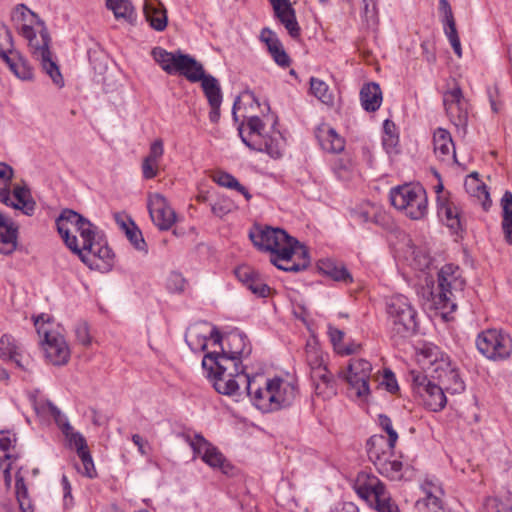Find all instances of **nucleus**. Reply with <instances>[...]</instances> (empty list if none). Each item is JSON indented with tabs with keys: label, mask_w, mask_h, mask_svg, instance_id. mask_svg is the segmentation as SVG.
<instances>
[{
	"label": "nucleus",
	"mask_w": 512,
	"mask_h": 512,
	"mask_svg": "<svg viewBox=\"0 0 512 512\" xmlns=\"http://www.w3.org/2000/svg\"><path fill=\"white\" fill-rule=\"evenodd\" d=\"M77 455L79 456L83 464L84 471L82 472V474L89 478H94L96 476V470L89 449L87 448L83 451H79Z\"/></svg>",
	"instance_id": "obj_62"
},
{
	"label": "nucleus",
	"mask_w": 512,
	"mask_h": 512,
	"mask_svg": "<svg viewBox=\"0 0 512 512\" xmlns=\"http://www.w3.org/2000/svg\"><path fill=\"white\" fill-rule=\"evenodd\" d=\"M18 227L0 212V253L8 255L17 247Z\"/></svg>",
	"instance_id": "obj_24"
},
{
	"label": "nucleus",
	"mask_w": 512,
	"mask_h": 512,
	"mask_svg": "<svg viewBox=\"0 0 512 512\" xmlns=\"http://www.w3.org/2000/svg\"><path fill=\"white\" fill-rule=\"evenodd\" d=\"M30 34L22 37L27 40L34 59L40 61L41 64H56L50 50L51 37L47 28L44 25L40 26L38 34L35 29H32Z\"/></svg>",
	"instance_id": "obj_18"
},
{
	"label": "nucleus",
	"mask_w": 512,
	"mask_h": 512,
	"mask_svg": "<svg viewBox=\"0 0 512 512\" xmlns=\"http://www.w3.org/2000/svg\"><path fill=\"white\" fill-rule=\"evenodd\" d=\"M422 354L430 364L431 378L445 388L446 392L460 394L465 390L459 369L447 354L436 346L424 348Z\"/></svg>",
	"instance_id": "obj_4"
},
{
	"label": "nucleus",
	"mask_w": 512,
	"mask_h": 512,
	"mask_svg": "<svg viewBox=\"0 0 512 512\" xmlns=\"http://www.w3.org/2000/svg\"><path fill=\"white\" fill-rule=\"evenodd\" d=\"M147 207L153 223L160 230H169L176 221L174 210L168 205L166 198L159 194H150Z\"/></svg>",
	"instance_id": "obj_17"
},
{
	"label": "nucleus",
	"mask_w": 512,
	"mask_h": 512,
	"mask_svg": "<svg viewBox=\"0 0 512 512\" xmlns=\"http://www.w3.org/2000/svg\"><path fill=\"white\" fill-rule=\"evenodd\" d=\"M439 12L441 14V20L445 28L456 27V22L452 12V8L448 0H439Z\"/></svg>",
	"instance_id": "obj_59"
},
{
	"label": "nucleus",
	"mask_w": 512,
	"mask_h": 512,
	"mask_svg": "<svg viewBox=\"0 0 512 512\" xmlns=\"http://www.w3.org/2000/svg\"><path fill=\"white\" fill-rule=\"evenodd\" d=\"M247 288L255 295L259 297H268L271 291V288L263 281L259 273L256 277L251 281Z\"/></svg>",
	"instance_id": "obj_61"
},
{
	"label": "nucleus",
	"mask_w": 512,
	"mask_h": 512,
	"mask_svg": "<svg viewBox=\"0 0 512 512\" xmlns=\"http://www.w3.org/2000/svg\"><path fill=\"white\" fill-rule=\"evenodd\" d=\"M212 178L215 183L228 189L235 190L239 186V181L232 174L225 171H216Z\"/></svg>",
	"instance_id": "obj_60"
},
{
	"label": "nucleus",
	"mask_w": 512,
	"mask_h": 512,
	"mask_svg": "<svg viewBox=\"0 0 512 512\" xmlns=\"http://www.w3.org/2000/svg\"><path fill=\"white\" fill-rule=\"evenodd\" d=\"M106 6L113 11L117 20L132 23L135 20V10L129 0H106Z\"/></svg>",
	"instance_id": "obj_43"
},
{
	"label": "nucleus",
	"mask_w": 512,
	"mask_h": 512,
	"mask_svg": "<svg viewBox=\"0 0 512 512\" xmlns=\"http://www.w3.org/2000/svg\"><path fill=\"white\" fill-rule=\"evenodd\" d=\"M384 136L383 146L387 151L393 149L398 143V136L395 134V124L390 120H385L383 124Z\"/></svg>",
	"instance_id": "obj_57"
},
{
	"label": "nucleus",
	"mask_w": 512,
	"mask_h": 512,
	"mask_svg": "<svg viewBox=\"0 0 512 512\" xmlns=\"http://www.w3.org/2000/svg\"><path fill=\"white\" fill-rule=\"evenodd\" d=\"M83 220L84 217L79 213L71 209H64L56 219V227L66 246L78 255L83 263H88L87 256L80 250L77 237L70 234V227L75 229Z\"/></svg>",
	"instance_id": "obj_16"
},
{
	"label": "nucleus",
	"mask_w": 512,
	"mask_h": 512,
	"mask_svg": "<svg viewBox=\"0 0 512 512\" xmlns=\"http://www.w3.org/2000/svg\"><path fill=\"white\" fill-rule=\"evenodd\" d=\"M14 175L13 168L3 162H0V201L9 205L11 182Z\"/></svg>",
	"instance_id": "obj_49"
},
{
	"label": "nucleus",
	"mask_w": 512,
	"mask_h": 512,
	"mask_svg": "<svg viewBox=\"0 0 512 512\" xmlns=\"http://www.w3.org/2000/svg\"><path fill=\"white\" fill-rule=\"evenodd\" d=\"M185 441L192 448L194 456H199L211 468H218L224 474H229L232 470L231 464L217 447L208 442L201 434L194 437L184 435Z\"/></svg>",
	"instance_id": "obj_12"
},
{
	"label": "nucleus",
	"mask_w": 512,
	"mask_h": 512,
	"mask_svg": "<svg viewBox=\"0 0 512 512\" xmlns=\"http://www.w3.org/2000/svg\"><path fill=\"white\" fill-rule=\"evenodd\" d=\"M379 425L380 427L387 433L388 437L386 438L390 441L391 446H395L398 440V434L394 430L391 419L384 414L379 415Z\"/></svg>",
	"instance_id": "obj_63"
},
{
	"label": "nucleus",
	"mask_w": 512,
	"mask_h": 512,
	"mask_svg": "<svg viewBox=\"0 0 512 512\" xmlns=\"http://www.w3.org/2000/svg\"><path fill=\"white\" fill-rule=\"evenodd\" d=\"M371 372L372 365L366 359L352 358L350 360L345 379L356 397L366 398L370 394L369 379Z\"/></svg>",
	"instance_id": "obj_15"
},
{
	"label": "nucleus",
	"mask_w": 512,
	"mask_h": 512,
	"mask_svg": "<svg viewBox=\"0 0 512 512\" xmlns=\"http://www.w3.org/2000/svg\"><path fill=\"white\" fill-rule=\"evenodd\" d=\"M311 379L316 395L323 399H330L337 394V385L333 374L321 363L312 367Z\"/></svg>",
	"instance_id": "obj_21"
},
{
	"label": "nucleus",
	"mask_w": 512,
	"mask_h": 512,
	"mask_svg": "<svg viewBox=\"0 0 512 512\" xmlns=\"http://www.w3.org/2000/svg\"><path fill=\"white\" fill-rule=\"evenodd\" d=\"M354 490L378 512H399L398 505L391 499L385 485L372 474L358 473Z\"/></svg>",
	"instance_id": "obj_7"
},
{
	"label": "nucleus",
	"mask_w": 512,
	"mask_h": 512,
	"mask_svg": "<svg viewBox=\"0 0 512 512\" xmlns=\"http://www.w3.org/2000/svg\"><path fill=\"white\" fill-rule=\"evenodd\" d=\"M49 410L55 423L64 435L67 446L71 449H75L77 453L87 449L88 445L86 439L80 432L74 430L67 417L52 403L49 404Z\"/></svg>",
	"instance_id": "obj_19"
},
{
	"label": "nucleus",
	"mask_w": 512,
	"mask_h": 512,
	"mask_svg": "<svg viewBox=\"0 0 512 512\" xmlns=\"http://www.w3.org/2000/svg\"><path fill=\"white\" fill-rule=\"evenodd\" d=\"M187 285V280L177 271H171L166 279V288L170 293L181 294Z\"/></svg>",
	"instance_id": "obj_55"
},
{
	"label": "nucleus",
	"mask_w": 512,
	"mask_h": 512,
	"mask_svg": "<svg viewBox=\"0 0 512 512\" xmlns=\"http://www.w3.org/2000/svg\"><path fill=\"white\" fill-rule=\"evenodd\" d=\"M15 492L21 512H33V506L28 497V488L22 475V468L15 473Z\"/></svg>",
	"instance_id": "obj_46"
},
{
	"label": "nucleus",
	"mask_w": 512,
	"mask_h": 512,
	"mask_svg": "<svg viewBox=\"0 0 512 512\" xmlns=\"http://www.w3.org/2000/svg\"><path fill=\"white\" fill-rule=\"evenodd\" d=\"M249 238L254 246L259 250L270 252L271 256H275L282 248L296 240L281 228L260 225H256L250 230Z\"/></svg>",
	"instance_id": "obj_11"
},
{
	"label": "nucleus",
	"mask_w": 512,
	"mask_h": 512,
	"mask_svg": "<svg viewBox=\"0 0 512 512\" xmlns=\"http://www.w3.org/2000/svg\"><path fill=\"white\" fill-rule=\"evenodd\" d=\"M151 55L157 64H199L194 57L183 53L180 49L168 52L162 47H155Z\"/></svg>",
	"instance_id": "obj_32"
},
{
	"label": "nucleus",
	"mask_w": 512,
	"mask_h": 512,
	"mask_svg": "<svg viewBox=\"0 0 512 512\" xmlns=\"http://www.w3.org/2000/svg\"><path fill=\"white\" fill-rule=\"evenodd\" d=\"M466 191L473 197H477L481 202L484 210H488L491 206L490 195L487 186L476 177L466 179Z\"/></svg>",
	"instance_id": "obj_44"
},
{
	"label": "nucleus",
	"mask_w": 512,
	"mask_h": 512,
	"mask_svg": "<svg viewBox=\"0 0 512 512\" xmlns=\"http://www.w3.org/2000/svg\"><path fill=\"white\" fill-rule=\"evenodd\" d=\"M238 130L243 143L249 147L250 141H257L263 135L264 123L258 116H250L247 118L246 125L242 123Z\"/></svg>",
	"instance_id": "obj_39"
},
{
	"label": "nucleus",
	"mask_w": 512,
	"mask_h": 512,
	"mask_svg": "<svg viewBox=\"0 0 512 512\" xmlns=\"http://www.w3.org/2000/svg\"><path fill=\"white\" fill-rule=\"evenodd\" d=\"M11 21L21 36L31 35V30L35 29V25H44V22L38 17V15L24 4H18L12 10Z\"/></svg>",
	"instance_id": "obj_22"
},
{
	"label": "nucleus",
	"mask_w": 512,
	"mask_h": 512,
	"mask_svg": "<svg viewBox=\"0 0 512 512\" xmlns=\"http://www.w3.org/2000/svg\"><path fill=\"white\" fill-rule=\"evenodd\" d=\"M282 136L279 132L272 135H261L257 141H250L251 150L265 152L272 158H280L282 155Z\"/></svg>",
	"instance_id": "obj_28"
},
{
	"label": "nucleus",
	"mask_w": 512,
	"mask_h": 512,
	"mask_svg": "<svg viewBox=\"0 0 512 512\" xmlns=\"http://www.w3.org/2000/svg\"><path fill=\"white\" fill-rule=\"evenodd\" d=\"M443 104L445 109L452 105L465 104V99L461 87L456 82L455 78H450L447 81V89L443 94Z\"/></svg>",
	"instance_id": "obj_50"
},
{
	"label": "nucleus",
	"mask_w": 512,
	"mask_h": 512,
	"mask_svg": "<svg viewBox=\"0 0 512 512\" xmlns=\"http://www.w3.org/2000/svg\"><path fill=\"white\" fill-rule=\"evenodd\" d=\"M197 328V326L193 327L189 335H186V342L194 352L206 350L208 339L213 340L214 345L220 346L223 353L231 355L232 359L241 362L249 357L252 352V346L247 336L237 329L223 336L216 326H212L207 336L197 333Z\"/></svg>",
	"instance_id": "obj_2"
},
{
	"label": "nucleus",
	"mask_w": 512,
	"mask_h": 512,
	"mask_svg": "<svg viewBox=\"0 0 512 512\" xmlns=\"http://www.w3.org/2000/svg\"><path fill=\"white\" fill-rule=\"evenodd\" d=\"M445 388H443L438 382H432L419 397L421 398L423 405L433 412L441 411L447 403L445 396Z\"/></svg>",
	"instance_id": "obj_31"
},
{
	"label": "nucleus",
	"mask_w": 512,
	"mask_h": 512,
	"mask_svg": "<svg viewBox=\"0 0 512 512\" xmlns=\"http://www.w3.org/2000/svg\"><path fill=\"white\" fill-rule=\"evenodd\" d=\"M450 121L456 127H465L468 120L467 103L452 105L445 109Z\"/></svg>",
	"instance_id": "obj_53"
},
{
	"label": "nucleus",
	"mask_w": 512,
	"mask_h": 512,
	"mask_svg": "<svg viewBox=\"0 0 512 512\" xmlns=\"http://www.w3.org/2000/svg\"><path fill=\"white\" fill-rule=\"evenodd\" d=\"M0 57L9 65L25 64L21 54L13 48L11 32L4 24H2V32H0Z\"/></svg>",
	"instance_id": "obj_33"
},
{
	"label": "nucleus",
	"mask_w": 512,
	"mask_h": 512,
	"mask_svg": "<svg viewBox=\"0 0 512 512\" xmlns=\"http://www.w3.org/2000/svg\"><path fill=\"white\" fill-rule=\"evenodd\" d=\"M202 368L206 372L207 377H211L212 374H226L228 376H240L242 375L247 383L248 374L245 373V366L241 361L232 359L231 355H227L220 352L213 351L205 354L202 360Z\"/></svg>",
	"instance_id": "obj_13"
},
{
	"label": "nucleus",
	"mask_w": 512,
	"mask_h": 512,
	"mask_svg": "<svg viewBox=\"0 0 512 512\" xmlns=\"http://www.w3.org/2000/svg\"><path fill=\"white\" fill-rule=\"evenodd\" d=\"M391 204L412 220L423 219L428 213L426 190L420 184H404L391 189Z\"/></svg>",
	"instance_id": "obj_6"
},
{
	"label": "nucleus",
	"mask_w": 512,
	"mask_h": 512,
	"mask_svg": "<svg viewBox=\"0 0 512 512\" xmlns=\"http://www.w3.org/2000/svg\"><path fill=\"white\" fill-rule=\"evenodd\" d=\"M274 14L281 24L285 27L288 34L293 39L301 36V28L296 19L295 9L289 0H270Z\"/></svg>",
	"instance_id": "obj_20"
},
{
	"label": "nucleus",
	"mask_w": 512,
	"mask_h": 512,
	"mask_svg": "<svg viewBox=\"0 0 512 512\" xmlns=\"http://www.w3.org/2000/svg\"><path fill=\"white\" fill-rule=\"evenodd\" d=\"M261 40L267 45L276 64H287L288 55L283 49L277 35L269 28H263L260 33Z\"/></svg>",
	"instance_id": "obj_35"
},
{
	"label": "nucleus",
	"mask_w": 512,
	"mask_h": 512,
	"mask_svg": "<svg viewBox=\"0 0 512 512\" xmlns=\"http://www.w3.org/2000/svg\"><path fill=\"white\" fill-rule=\"evenodd\" d=\"M10 207L20 210L24 215L32 216L36 210V202L32 198L30 189L26 186L15 185L10 191Z\"/></svg>",
	"instance_id": "obj_23"
},
{
	"label": "nucleus",
	"mask_w": 512,
	"mask_h": 512,
	"mask_svg": "<svg viewBox=\"0 0 512 512\" xmlns=\"http://www.w3.org/2000/svg\"><path fill=\"white\" fill-rule=\"evenodd\" d=\"M143 13L146 21L156 31H163L167 26V12L159 0H144Z\"/></svg>",
	"instance_id": "obj_26"
},
{
	"label": "nucleus",
	"mask_w": 512,
	"mask_h": 512,
	"mask_svg": "<svg viewBox=\"0 0 512 512\" xmlns=\"http://www.w3.org/2000/svg\"><path fill=\"white\" fill-rule=\"evenodd\" d=\"M34 325L49 362L58 366L66 364L70 358V349L64 337L51 330L49 318L41 314L35 318Z\"/></svg>",
	"instance_id": "obj_9"
},
{
	"label": "nucleus",
	"mask_w": 512,
	"mask_h": 512,
	"mask_svg": "<svg viewBox=\"0 0 512 512\" xmlns=\"http://www.w3.org/2000/svg\"><path fill=\"white\" fill-rule=\"evenodd\" d=\"M310 90H311V93L316 98H318L322 103H324V104L332 103V101H333L332 94L329 92V87L324 81H322L318 78L311 77Z\"/></svg>",
	"instance_id": "obj_52"
},
{
	"label": "nucleus",
	"mask_w": 512,
	"mask_h": 512,
	"mask_svg": "<svg viewBox=\"0 0 512 512\" xmlns=\"http://www.w3.org/2000/svg\"><path fill=\"white\" fill-rule=\"evenodd\" d=\"M129 223L132 226L125 232L128 240L138 251L147 252V244L142 236L141 231L132 220H129Z\"/></svg>",
	"instance_id": "obj_56"
},
{
	"label": "nucleus",
	"mask_w": 512,
	"mask_h": 512,
	"mask_svg": "<svg viewBox=\"0 0 512 512\" xmlns=\"http://www.w3.org/2000/svg\"><path fill=\"white\" fill-rule=\"evenodd\" d=\"M75 231L82 239L80 250L87 256L89 261L86 264L89 267H93L94 264L99 267V264L95 263L96 259L103 261L108 267L112 265L114 254L94 224L84 218Z\"/></svg>",
	"instance_id": "obj_8"
},
{
	"label": "nucleus",
	"mask_w": 512,
	"mask_h": 512,
	"mask_svg": "<svg viewBox=\"0 0 512 512\" xmlns=\"http://www.w3.org/2000/svg\"><path fill=\"white\" fill-rule=\"evenodd\" d=\"M255 385L254 379L247 376V393L254 405L263 412L290 407L298 395L297 385L280 377L267 379L264 387Z\"/></svg>",
	"instance_id": "obj_1"
},
{
	"label": "nucleus",
	"mask_w": 512,
	"mask_h": 512,
	"mask_svg": "<svg viewBox=\"0 0 512 512\" xmlns=\"http://www.w3.org/2000/svg\"><path fill=\"white\" fill-rule=\"evenodd\" d=\"M424 490L426 497L422 501H418L417 504H423L431 512H442L443 501L439 495L443 494L440 486L434 485L431 482H425Z\"/></svg>",
	"instance_id": "obj_41"
},
{
	"label": "nucleus",
	"mask_w": 512,
	"mask_h": 512,
	"mask_svg": "<svg viewBox=\"0 0 512 512\" xmlns=\"http://www.w3.org/2000/svg\"><path fill=\"white\" fill-rule=\"evenodd\" d=\"M502 207V230L505 241L512 245V192L505 191L501 199Z\"/></svg>",
	"instance_id": "obj_40"
},
{
	"label": "nucleus",
	"mask_w": 512,
	"mask_h": 512,
	"mask_svg": "<svg viewBox=\"0 0 512 512\" xmlns=\"http://www.w3.org/2000/svg\"><path fill=\"white\" fill-rule=\"evenodd\" d=\"M434 152L438 158L444 160L450 156L455 159V149L451 134L443 128H438L433 135Z\"/></svg>",
	"instance_id": "obj_37"
},
{
	"label": "nucleus",
	"mask_w": 512,
	"mask_h": 512,
	"mask_svg": "<svg viewBox=\"0 0 512 512\" xmlns=\"http://www.w3.org/2000/svg\"><path fill=\"white\" fill-rule=\"evenodd\" d=\"M476 347L488 359L504 360L512 353V338L502 330L487 329L478 334Z\"/></svg>",
	"instance_id": "obj_10"
},
{
	"label": "nucleus",
	"mask_w": 512,
	"mask_h": 512,
	"mask_svg": "<svg viewBox=\"0 0 512 512\" xmlns=\"http://www.w3.org/2000/svg\"><path fill=\"white\" fill-rule=\"evenodd\" d=\"M319 270L337 282L345 284L353 281L352 275L342 263H337L331 259L320 260L318 263Z\"/></svg>",
	"instance_id": "obj_36"
},
{
	"label": "nucleus",
	"mask_w": 512,
	"mask_h": 512,
	"mask_svg": "<svg viewBox=\"0 0 512 512\" xmlns=\"http://www.w3.org/2000/svg\"><path fill=\"white\" fill-rule=\"evenodd\" d=\"M258 272L249 266H240L235 270V275L246 287L252 283Z\"/></svg>",
	"instance_id": "obj_64"
},
{
	"label": "nucleus",
	"mask_w": 512,
	"mask_h": 512,
	"mask_svg": "<svg viewBox=\"0 0 512 512\" xmlns=\"http://www.w3.org/2000/svg\"><path fill=\"white\" fill-rule=\"evenodd\" d=\"M316 137L323 150L340 153L345 148V140L331 127L322 125L317 129Z\"/></svg>",
	"instance_id": "obj_30"
},
{
	"label": "nucleus",
	"mask_w": 512,
	"mask_h": 512,
	"mask_svg": "<svg viewBox=\"0 0 512 512\" xmlns=\"http://www.w3.org/2000/svg\"><path fill=\"white\" fill-rule=\"evenodd\" d=\"M351 218L358 224H375L384 226L387 224V215L374 204H366L351 211Z\"/></svg>",
	"instance_id": "obj_25"
},
{
	"label": "nucleus",
	"mask_w": 512,
	"mask_h": 512,
	"mask_svg": "<svg viewBox=\"0 0 512 512\" xmlns=\"http://www.w3.org/2000/svg\"><path fill=\"white\" fill-rule=\"evenodd\" d=\"M367 454L369 460L375 465L377 462L386 460L388 456H393L395 446L390 445V441L383 435H373L367 441Z\"/></svg>",
	"instance_id": "obj_29"
},
{
	"label": "nucleus",
	"mask_w": 512,
	"mask_h": 512,
	"mask_svg": "<svg viewBox=\"0 0 512 512\" xmlns=\"http://www.w3.org/2000/svg\"><path fill=\"white\" fill-rule=\"evenodd\" d=\"M466 285L462 270L454 264H445L438 272L437 291H431L436 309L454 311L456 294L461 293Z\"/></svg>",
	"instance_id": "obj_5"
},
{
	"label": "nucleus",
	"mask_w": 512,
	"mask_h": 512,
	"mask_svg": "<svg viewBox=\"0 0 512 512\" xmlns=\"http://www.w3.org/2000/svg\"><path fill=\"white\" fill-rule=\"evenodd\" d=\"M437 210L438 216L452 231L458 232L462 229L459 209L447 197H437Z\"/></svg>",
	"instance_id": "obj_27"
},
{
	"label": "nucleus",
	"mask_w": 512,
	"mask_h": 512,
	"mask_svg": "<svg viewBox=\"0 0 512 512\" xmlns=\"http://www.w3.org/2000/svg\"><path fill=\"white\" fill-rule=\"evenodd\" d=\"M270 261L278 269L286 272H299L310 264L307 249L297 240L282 248L275 256H271Z\"/></svg>",
	"instance_id": "obj_14"
},
{
	"label": "nucleus",
	"mask_w": 512,
	"mask_h": 512,
	"mask_svg": "<svg viewBox=\"0 0 512 512\" xmlns=\"http://www.w3.org/2000/svg\"><path fill=\"white\" fill-rule=\"evenodd\" d=\"M360 102L367 112L377 111L382 103V91L375 82L364 84L360 90Z\"/></svg>",
	"instance_id": "obj_34"
},
{
	"label": "nucleus",
	"mask_w": 512,
	"mask_h": 512,
	"mask_svg": "<svg viewBox=\"0 0 512 512\" xmlns=\"http://www.w3.org/2000/svg\"><path fill=\"white\" fill-rule=\"evenodd\" d=\"M363 4V17L368 26H375L378 24V8L377 0H362Z\"/></svg>",
	"instance_id": "obj_58"
},
{
	"label": "nucleus",
	"mask_w": 512,
	"mask_h": 512,
	"mask_svg": "<svg viewBox=\"0 0 512 512\" xmlns=\"http://www.w3.org/2000/svg\"><path fill=\"white\" fill-rule=\"evenodd\" d=\"M409 380L411 382L414 393L418 396L427 390V387L433 382L432 380L428 379L427 375L419 370H411L409 372Z\"/></svg>",
	"instance_id": "obj_54"
},
{
	"label": "nucleus",
	"mask_w": 512,
	"mask_h": 512,
	"mask_svg": "<svg viewBox=\"0 0 512 512\" xmlns=\"http://www.w3.org/2000/svg\"><path fill=\"white\" fill-rule=\"evenodd\" d=\"M386 313L388 332L396 343L417 332V312L406 296L397 294L387 298Z\"/></svg>",
	"instance_id": "obj_3"
},
{
	"label": "nucleus",
	"mask_w": 512,
	"mask_h": 512,
	"mask_svg": "<svg viewBox=\"0 0 512 512\" xmlns=\"http://www.w3.org/2000/svg\"><path fill=\"white\" fill-rule=\"evenodd\" d=\"M236 376H228L226 374H212L211 377H208L212 383L215 390L223 395L233 396L236 395L239 390L238 381L235 379Z\"/></svg>",
	"instance_id": "obj_42"
},
{
	"label": "nucleus",
	"mask_w": 512,
	"mask_h": 512,
	"mask_svg": "<svg viewBox=\"0 0 512 512\" xmlns=\"http://www.w3.org/2000/svg\"><path fill=\"white\" fill-rule=\"evenodd\" d=\"M16 436L9 431H0V462L5 460H16Z\"/></svg>",
	"instance_id": "obj_48"
},
{
	"label": "nucleus",
	"mask_w": 512,
	"mask_h": 512,
	"mask_svg": "<svg viewBox=\"0 0 512 512\" xmlns=\"http://www.w3.org/2000/svg\"><path fill=\"white\" fill-rule=\"evenodd\" d=\"M392 457L393 456H388L386 460L377 462L374 466L381 475L391 480H400L403 477V464L400 460L392 459Z\"/></svg>",
	"instance_id": "obj_45"
},
{
	"label": "nucleus",
	"mask_w": 512,
	"mask_h": 512,
	"mask_svg": "<svg viewBox=\"0 0 512 512\" xmlns=\"http://www.w3.org/2000/svg\"><path fill=\"white\" fill-rule=\"evenodd\" d=\"M19 357L20 353L18 352V346L14 338L8 334H4L0 338V358L13 361L19 368H23Z\"/></svg>",
	"instance_id": "obj_47"
},
{
	"label": "nucleus",
	"mask_w": 512,
	"mask_h": 512,
	"mask_svg": "<svg viewBox=\"0 0 512 512\" xmlns=\"http://www.w3.org/2000/svg\"><path fill=\"white\" fill-rule=\"evenodd\" d=\"M163 70L169 75H178L183 76L187 80L192 83L201 82L206 78L211 76L210 74H206L203 67L204 66H161Z\"/></svg>",
	"instance_id": "obj_38"
},
{
	"label": "nucleus",
	"mask_w": 512,
	"mask_h": 512,
	"mask_svg": "<svg viewBox=\"0 0 512 512\" xmlns=\"http://www.w3.org/2000/svg\"><path fill=\"white\" fill-rule=\"evenodd\" d=\"M202 89L209 105L222 104V92L215 77L209 76V78H206L202 83Z\"/></svg>",
	"instance_id": "obj_51"
}]
</instances>
